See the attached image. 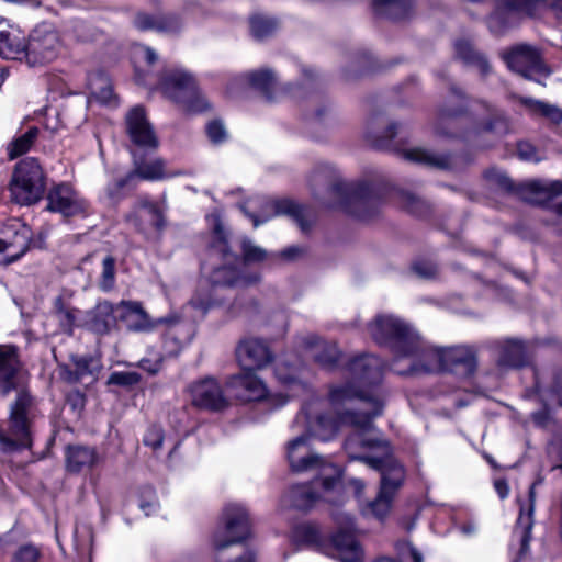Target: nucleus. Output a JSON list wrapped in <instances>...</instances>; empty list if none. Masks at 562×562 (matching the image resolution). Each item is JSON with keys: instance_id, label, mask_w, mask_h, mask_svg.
<instances>
[{"instance_id": "f257e3e1", "label": "nucleus", "mask_w": 562, "mask_h": 562, "mask_svg": "<svg viewBox=\"0 0 562 562\" xmlns=\"http://www.w3.org/2000/svg\"><path fill=\"white\" fill-rule=\"evenodd\" d=\"M384 362L373 355L352 358L347 367L348 381L334 386L329 401L335 416L319 415L317 425L325 430L321 440H328L341 426H351L353 431L345 440V450L350 460H358L376 471L391 464H400L390 454V445L375 434L373 419L383 412L379 393Z\"/></svg>"}, {"instance_id": "f03ea898", "label": "nucleus", "mask_w": 562, "mask_h": 562, "mask_svg": "<svg viewBox=\"0 0 562 562\" xmlns=\"http://www.w3.org/2000/svg\"><path fill=\"white\" fill-rule=\"evenodd\" d=\"M368 328L374 341L394 353L392 370L398 375L445 371L443 348L429 345L400 317L380 314Z\"/></svg>"}, {"instance_id": "7ed1b4c3", "label": "nucleus", "mask_w": 562, "mask_h": 562, "mask_svg": "<svg viewBox=\"0 0 562 562\" xmlns=\"http://www.w3.org/2000/svg\"><path fill=\"white\" fill-rule=\"evenodd\" d=\"M314 198L326 209L340 210L360 221L375 217L385 200V190L367 182H345L329 164L318 165L311 175Z\"/></svg>"}, {"instance_id": "20e7f679", "label": "nucleus", "mask_w": 562, "mask_h": 562, "mask_svg": "<svg viewBox=\"0 0 562 562\" xmlns=\"http://www.w3.org/2000/svg\"><path fill=\"white\" fill-rule=\"evenodd\" d=\"M310 436L302 435L290 442L288 459L293 472L316 470V477L308 483L291 487V506L299 510H310L317 502L340 504V480L342 471L333 462L313 452L308 447Z\"/></svg>"}, {"instance_id": "39448f33", "label": "nucleus", "mask_w": 562, "mask_h": 562, "mask_svg": "<svg viewBox=\"0 0 562 562\" xmlns=\"http://www.w3.org/2000/svg\"><path fill=\"white\" fill-rule=\"evenodd\" d=\"M119 318L125 323L131 331L150 333L158 325H168V331L165 336V344H173L169 349L170 353H177L181 348L188 345L192 338V329L188 324L181 323L177 316L160 317L153 319L144 310L140 302L121 301L116 304Z\"/></svg>"}, {"instance_id": "423d86ee", "label": "nucleus", "mask_w": 562, "mask_h": 562, "mask_svg": "<svg viewBox=\"0 0 562 562\" xmlns=\"http://www.w3.org/2000/svg\"><path fill=\"white\" fill-rule=\"evenodd\" d=\"M223 526L212 537L215 562H255L251 551H244L234 559H227L226 548L241 543L250 536V520L247 509L239 504H228L223 512Z\"/></svg>"}, {"instance_id": "0eeeda50", "label": "nucleus", "mask_w": 562, "mask_h": 562, "mask_svg": "<svg viewBox=\"0 0 562 562\" xmlns=\"http://www.w3.org/2000/svg\"><path fill=\"white\" fill-rule=\"evenodd\" d=\"M159 89L166 98L188 113H200L210 108L199 91L194 77L184 69L167 70L160 79Z\"/></svg>"}, {"instance_id": "6e6552de", "label": "nucleus", "mask_w": 562, "mask_h": 562, "mask_svg": "<svg viewBox=\"0 0 562 562\" xmlns=\"http://www.w3.org/2000/svg\"><path fill=\"white\" fill-rule=\"evenodd\" d=\"M484 178L495 190L513 194L531 203H541L546 198H554L562 194V180L541 181L533 180L515 184L507 173L497 168H490L484 172Z\"/></svg>"}, {"instance_id": "1a4fd4ad", "label": "nucleus", "mask_w": 562, "mask_h": 562, "mask_svg": "<svg viewBox=\"0 0 562 562\" xmlns=\"http://www.w3.org/2000/svg\"><path fill=\"white\" fill-rule=\"evenodd\" d=\"M213 220L214 240L210 251L212 257L221 258L224 263L212 270L210 274L211 282L215 286H236L255 282L257 280L256 278L251 279L241 276L237 270L239 259L228 249L226 233L218 216H214Z\"/></svg>"}, {"instance_id": "9d476101", "label": "nucleus", "mask_w": 562, "mask_h": 562, "mask_svg": "<svg viewBox=\"0 0 562 562\" xmlns=\"http://www.w3.org/2000/svg\"><path fill=\"white\" fill-rule=\"evenodd\" d=\"M9 190L11 200L20 205H32L42 199L45 191V176L35 158H25L18 162Z\"/></svg>"}, {"instance_id": "9b49d317", "label": "nucleus", "mask_w": 562, "mask_h": 562, "mask_svg": "<svg viewBox=\"0 0 562 562\" xmlns=\"http://www.w3.org/2000/svg\"><path fill=\"white\" fill-rule=\"evenodd\" d=\"M31 405L29 394L21 392L10 409L8 428L0 431V448L12 451L31 446L30 422L27 409Z\"/></svg>"}, {"instance_id": "f8f14e48", "label": "nucleus", "mask_w": 562, "mask_h": 562, "mask_svg": "<svg viewBox=\"0 0 562 562\" xmlns=\"http://www.w3.org/2000/svg\"><path fill=\"white\" fill-rule=\"evenodd\" d=\"M502 57L512 71L540 85H544L543 80L551 75V70L542 60L540 52L531 45H515L504 52Z\"/></svg>"}, {"instance_id": "ddd939ff", "label": "nucleus", "mask_w": 562, "mask_h": 562, "mask_svg": "<svg viewBox=\"0 0 562 562\" xmlns=\"http://www.w3.org/2000/svg\"><path fill=\"white\" fill-rule=\"evenodd\" d=\"M26 43V61L31 66L54 60L61 47L59 34L49 23L37 25Z\"/></svg>"}, {"instance_id": "4468645a", "label": "nucleus", "mask_w": 562, "mask_h": 562, "mask_svg": "<svg viewBox=\"0 0 562 562\" xmlns=\"http://www.w3.org/2000/svg\"><path fill=\"white\" fill-rule=\"evenodd\" d=\"M277 80V70L263 67L232 78L227 92L231 97L237 98L244 94L247 89H254L259 91L268 101H272Z\"/></svg>"}, {"instance_id": "2eb2a0df", "label": "nucleus", "mask_w": 562, "mask_h": 562, "mask_svg": "<svg viewBox=\"0 0 562 562\" xmlns=\"http://www.w3.org/2000/svg\"><path fill=\"white\" fill-rule=\"evenodd\" d=\"M236 358L244 370H263L276 360L271 341L261 337H247L236 347Z\"/></svg>"}, {"instance_id": "dca6fc26", "label": "nucleus", "mask_w": 562, "mask_h": 562, "mask_svg": "<svg viewBox=\"0 0 562 562\" xmlns=\"http://www.w3.org/2000/svg\"><path fill=\"white\" fill-rule=\"evenodd\" d=\"M148 153L133 150L134 170L108 188V195L113 201H119V192L138 177L144 180H158L164 178L165 162L160 158L148 159Z\"/></svg>"}, {"instance_id": "f3484780", "label": "nucleus", "mask_w": 562, "mask_h": 562, "mask_svg": "<svg viewBox=\"0 0 562 562\" xmlns=\"http://www.w3.org/2000/svg\"><path fill=\"white\" fill-rule=\"evenodd\" d=\"M379 472L381 473L380 491L376 498L369 503L367 512L382 519L391 508L393 497L404 481L405 472L401 464H391Z\"/></svg>"}, {"instance_id": "a211bd4d", "label": "nucleus", "mask_w": 562, "mask_h": 562, "mask_svg": "<svg viewBox=\"0 0 562 562\" xmlns=\"http://www.w3.org/2000/svg\"><path fill=\"white\" fill-rule=\"evenodd\" d=\"M126 131L135 150L150 153L158 148L159 140L140 105L132 108L126 116Z\"/></svg>"}, {"instance_id": "6ab92c4d", "label": "nucleus", "mask_w": 562, "mask_h": 562, "mask_svg": "<svg viewBox=\"0 0 562 562\" xmlns=\"http://www.w3.org/2000/svg\"><path fill=\"white\" fill-rule=\"evenodd\" d=\"M189 392L192 405L200 409L222 412L229 406L228 398L214 378H205L192 383Z\"/></svg>"}, {"instance_id": "aec40b11", "label": "nucleus", "mask_w": 562, "mask_h": 562, "mask_svg": "<svg viewBox=\"0 0 562 562\" xmlns=\"http://www.w3.org/2000/svg\"><path fill=\"white\" fill-rule=\"evenodd\" d=\"M501 4L488 18L487 25L492 33L504 34L514 24L517 14L532 15L537 0H497Z\"/></svg>"}, {"instance_id": "412c9836", "label": "nucleus", "mask_w": 562, "mask_h": 562, "mask_svg": "<svg viewBox=\"0 0 562 562\" xmlns=\"http://www.w3.org/2000/svg\"><path fill=\"white\" fill-rule=\"evenodd\" d=\"M464 93L457 87H451V95L439 108L437 112L435 133L446 137H457L459 134L454 131V120L463 115L467 108L463 104Z\"/></svg>"}, {"instance_id": "4be33fe9", "label": "nucleus", "mask_w": 562, "mask_h": 562, "mask_svg": "<svg viewBox=\"0 0 562 562\" xmlns=\"http://www.w3.org/2000/svg\"><path fill=\"white\" fill-rule=\"evenodd\" d=\"M256 370H244L226 381L233 395L244 402L260 401L268 395L265 382L255 373Z\"/></svg>"}, {"instance_id": "5701e85b", "label": "nucleus", "mask_w": 562, "mask_h": 562, "mask_svg": "<svg viewBox=\"0 0 562 562\" xmlns=\"http://www.w3.org/2000/svg\"><path fill=\"white\" fill-rule=\"evenodd\" d=\"M0 237V254L5 255V262L11 263L20 259L29 249L31 229L26 225L14 221L8 224Z\"/></svg>"}, {"instance_id": "b1692460", "label": "nucleus", "mask_w": 562, "mask_h": 562, "mask_svg": "<svg viewBox=\"0 0 562 562\" xmlns=\"http://www.w3.org/2000/svg\"><path fill=\"white\" fill-rule=\"evenodd\" d=\"M47 210L71 217L85 213L86 203L70 186L61 183L48 191Z\"/></svg>"}, {"instance_id": "393cba45", "label": "nucleus", "mask_w": 562, "mask_h": 562, "mask_svg": "<svg viewBox=\"0 0 562 562\" xmlns=\"http://www.w3.org/2000/svg\"><path fill=\"white\" fill-rule=\"evenodd\" d=\"M542 477H538L529 487L528 492V505L525 507L520 506L519 516L514 529V538H517L520 543L519 557L522 558L529 552V544L531 540V530L533 527V513L536 503V487L542 484Z\"/></svg>"}, {"instance_id": "a878e982", "label": "nucleus", "mask_w": 562, "mask_h": 562, "mask_svg": "<svg viewBox=\"0 0 562 562\" xmlns=\"http://www.w3.org/2000/svg\"><path fill=\"white\" fill-rule=\"evenodd\" d=\"M22 363L18 356V349L13 346H0V392L8 395L19 384Z\"/></svg>"}, {"instance_id": "bb28decb", "label": "nucleus", "mask_w": 562, "mask_h": 562, "mask_svg": "<svg viewBox=\"0 0 562 562\" xmlns=\"http://www.w3.org/2000/svg\"><path fill=\"white\" fill-rule=\"evenodd\" d=\"M119 313L116 304L109 301L99 302L92 310L87 312L85 317V326L91 331L104 335L109 334L113 328L116 327Z\"/></svg>"}, {"instance_id": "cd10ccee", "label": "nucleus", "mask_w": 562, "mask_h": 562, "mask_svg": "<svg viewBox=\"0 0 562 562\" xmlns=\"http://www.w3.org/2000/svg\"><path fill=\"white\" fill-rule=\"evenodd\" d=\"M26 45L24 34L0 19V56L7 59H26Z\"/></svg>"}, {"instance_id": "c85d7f7f", "label": "nucleus", "mask_w": 562, "mask_h": 562, "mask_svg": "<svg viewBox=\"0 0 562 562\" xmlns=\"http://www.w3.org/2000/svg\"><path fill=\"white\" fill-rule=\"evenodd\" d=\"M445 371L471 375L476 370V357L472 348L457 346L443 348Z\"/></svg>"}, {"instance_id": "c756f323", "label": "nucleus", "mask_w": 562, "mask_h": 562, "mask_svg": "<svg viewBox=\"0 0 562 562\" xmlns=\"http://www.w3.org/2000/svg\"><path fill=\"white\" fill-rule=\"evenodd\" d=\"M126 221L139 232L145 229L146 223H149L156 228H160L164 225L161 211L155 203L149 201L147 196H140L138 199L133 211L126 215Z\"/></svg>"}, {"instance_id": "7c9ffc66", "label": "nucleus", "mask_w": 562, "mask_h": 562, "mask_svg": "<svg viewBox=\"0 0 562 562\" xmlns=\"http://www.w3.org/2000/svg\"><path fill=\"white\" fill-rule=\"evenodd\" d=\"M65 456L66 469L70 473L90 471L101 461L97 449L87 446H68Z\"/></svg>"}, {"instance_id": "2f4dec72", "label": "nucleus", "mask_w": 562, "mask_h": 562, "mask_svg": "<svg viewBox=\"0 0 562 562\" xmlns=\"http://www.w3.org/2000/svg\"><path fill=\"white\" fill-rule=\"evenodd\" d=\"M333 557L340 562H360L362 558L361 548L353 535L346 531H338L333 536Z\"/></svg>"}, {"instance_id": "473e14b6", "label": "nucleus", "mask_w": 562, "mask_h": 562, "mask_svg": "<svg viewBox=\"0 0 562 562\" xmlns=\"http://www.w3.org/2000/svg\"><path fill=\"white\" fill-rule=\"evenodd\" d=\"M305 347L313 351L312 357L324 369H334L340 358V351L336 344L319 342L318 338L311 335L304 339Z\"/></svg>"}, {"instance_id": "72a5a7b5", "label": "nucleus", "mask_w": 562, "mask_h": 562, "mask_svg": "<svg viewBox=\"0 0 562 562\" xmlns=\"http://www.w3.org/2000/svg\"><path fill=\"white\" fill-rule=\"evenodd\" d=\"M403 157L408 161L437 169H452L454 167L452 156L435 153L423 147L406 149L403 151Z\"/></svg>"}, {"instance_id": "f704fd0d", "label": "nucleus", "mask_w": 562, "mask_h": 562, "mask_svg": "<svg viewBox=\"0 0 562 562\" xmlns=\"http://www.w3.org/2000/svg\"><path fill=\"white\" fill-rule=\"evenodd\" d=\"M517 100L530 116L544 119L554 125L562 123V108L557 104L522 95L518 97Z\"/></svg>"}, {"instance_id": "c9c22d12", "label": "nucleus", "mask_w": 562, "mask_h": 562, "mask_svg": "<svg viewBox=\"0 0 562 562\" xmlns=\"http://www.w3.org/2000/svg\"><path fill=\"white\" fill-rule=\"evenodd\" d=\"M498 363L502 367L521 368L528 363L527 348L522 340L507 339L501 345Z\"/></svg>"}, {"instance_id": "e433bc0d", "label": "nucleus", "mask_w": 562, "mask_h": 562, "mask_svg": "<svg viewBox=\"0 0 562 562\" xmlns=\"http://www.w3.org/2000/svg\"><path fill=\"white\" fill-rule=\"evenodd\" d=\"M373 11L376 15L393 21H400L411 15L412 0H373Z\"/></svg>"}, {"instance_id": "4c0bfd02", "label": "nucleus", "mask_w": 562, "mask_h": 562, "mask_svg": "<svg viewBox=\"0 0 562 562\" xmlns=\"http://www.w3.org/2000/svg\"><path fill=\"white\" fill-rule=\"evenodd\" d=\"M456 55L465 65L477 68L482 76H487L492 67L486 56L477 52L470 42L460 40L454 44Z\"/></svg>"}, {"instance_id": "58836bf2", "label": "nucleus", "mask_w": 562, "mask_h": 562, "mask_svg": "<svg viewBox=\"0 0 562 562\" xmlns=\"http://www.w3.org/2000/svg\"><path fill=\"white\" fill-rule=\"evenodd\" d=\"M241 210L251 220L254 227H258L279 213V205L261 199H254L241 205Z\"/></svg>"}, {"instance_id": "ea45409f", "label": "nucleus", "mask_w": 562, "mask_h": 562, "mask_svg": "<svg viewBox=\"0 0 562 562\" xmlns=\"http://www.w3.org/2000/svg\"><path fill=\"white\" fill-rule=\"evenodd\" d=\"M283 215L289 216L294 224L299 226L301 232L308 233L315 222L314 214L311 209L301 205L292 200L283 199Z\"/></svg>"}, {"instance_id": "a19ab883", "label": "nucleus", "mask_w": 562, "mask_h": 562, "mask_svg": "<svg viewBox=\"0 0 562 562\" xmlns=\"http://www.w3.org/2000/svg\"><path fill=\"white\" fill-rule=\"evenodd\" d=\"M88 86L91 95L105 105H115L113 89L110 79L103 74L89 77Z\"/></svg>"}, {"instance_id": "79ce46f5", "label": "nucleus", "mask_w": 562, "mask_h": 562, "mask_svg": "<svg viewBox=\"0 0 562 562\" xmlns=\"http://www.w3.org/2000/svg\"><path fill=\"white\" fill-rule=\"evenodd\" d=\"M396 194L398 203L408 213L418 217H427L431 214V204L426 200L417 196L416 194L409 191L404 190L398 191Z\"/></svg>"}, {"instance_id": "37998d69", "label": "nucleus", "mask_w": 562, "mask_h": 562, "mask_svg": "<svg viewBox=\"0 0 562 562\" xmlns=\"http://www.w3.org/2000/svg\"><path fill=\"white\" fill-rule=\"evenodd\" d=\"M250 32L257 41H263L270 37L277 30V19L270 18L266 14H254L250 18Z\"/></svg>"}, {"instance_id": "c03bdc74", "label": "nucleus", "mask_w": 562, "mask_h": 562, "mask_svg": "<svg viewBox=\"0 0 562 562\" xmlns=\"http://www.w3.org/2000/svg\"><path fill=\"white\" fill-rule=\"evenodd\" d=\"M38 128L30 127L24 134L14 138L8 146V155L10 159H15L19 156L29 151L38 136Z\"/></svg>"}, {"instance_id": "a18cd8bd", "label": "nucleus", "mask_w": 562, "mask_h": 562, "mask_svg": "<svg viewBox=\"0 0 562 562\" xmlns=\"http://www.w3.org/2000/svg\"><path fill=\"white\" fill-rule=\"evenodd\" d=\"M486 111L492 115L484 126L483 131L493 133H506L508 131V120L503 112L496 111L493 105L484 102Z\"/></svg>"}, {"instance_id": "49530a36", "label": "nucleus", "mask_w": 562, "mask_h": 562, "mask_svg": "<svg viewBox=\"0 0 562 562\" xmlns=\"http://www.w3.org/2000/svg\"><path fill=\"white\" fill-rule=\"evenodd\" d=\"M241 252L244 263H257L265 261L268 258V252L257 246L252 240L244 238L241 240Z\"/></svg>"}, {"instance_id": "de8ad7c7", "label": "nucleus", "mask_w": 562, "mask_h": 562, "mask_svg": "<svg viewBox=\"0 0 562 562\" xmlns=\"http://www.w3.org/2000/svg\"><path fill=\"white\" fill-rule=\"evenodd\" d=\"M115 284V259L106 256L102 261V272L99 281V288L103 292H109Z\"/></svg>"}, {"instance_id": "09e8293b", "label": "nucleus", "mask_w": 562, "mask_h": 562, "mask_svg": "<svg viewBox=\"0 0 562 562\" xmlns=\"http://www.w3.org/2000/svg\"><path fill=\"white\" fill-rule=\"evenodd\" d=\"M319 538L318 529L308 524L297 525L292 532L293 541L304 544H314Z\"/></svg>"}, {"instance_id": "8fccbe9b", "label": "nucleus", "mask_w": 562, "mask_h": 562, "mask_svg": "<svg viewBox=\"0 0 562 562\" xmlns=\"http://www.w3.org/2000/svg\"><path fill=\"white\" fill-rule=\"evenodd\" d=\"M140 380V375L136 372L117 371L113 372L109 376V384L130 386L137 384Z\"/></svg>"}, {"instance_id": "3c124183", "label": "nucleus", "mask_w": 562, "mask_h": 562, "mask_svg": "<svg viewBox=\"0 0 562 562\" xmlns=\"http://www.w3.org/2000/svg\"><path fill=\"white\" fill-rule=\"evenodd\" d=\"M220 303L216 302L212 295L204 294L201 292L195 293V295L191 299L190 305L198 310L202 315H205L206 312L215 305Z\"/></svg>"}, {"instance_id": "603ef678", "label": "nucleus", "mask_w": 562, "mask_h": 562, "mask_svg": "<svg viewBox=\"0 0 562 562\" xmlns=\"http://www.w3.org/2000/svg\"><path fill=\"white\" fill-rule=\"evenodd\" d=\"M143 441L144 445L150 447L153 450L160 449L164 441L162 429L157 426L149 427L144 436Z\"/></svg>"}, {"instance_id": "864d4df0", "label": "nucleus", "mask_w": 562, "mask_h": 562, "mask_svg": "<svg viewBox=\"0 0 562 562\" xmlns=\"http://www.w3.org/2000/svg\"><path fill=\"white\" fill-rule=\"evenodd\" d=\"M81 314V312L79 310H76V308H64V307H60L58 310V315H59V319H60V323L64 327H66L67 329L71 330L74 326H78L79 325V315Z\"/></svg>"}, {"instance_id": "5fc2aeb1", "label": "nucleus", "mask_w": 562, "mask_h": 562, "mask_svg": "<svg viewBox=\"0 0 562 562\" xmlns=\"http://www.w3.org/2000/svg\"><path fill=\"white\" fill-rule=\"evenodd\" d=\"M40 551L36 547L26 544L22 546L14 554L13 562H37Z\"/></svg>"}, {"instance_id": "6e6d98bb", "label": "nucleus", "mask_w": 562, "mask_h": 562, "mask_svg": "<svg viewBox=\"0 0 562 562\" xmlns=\"http://www.w3.org/2000/svg\"><path fill=\"white\" fill-rule=\"evenodd\" d=\"M206 133L210 140L214 144L223 143L227 136L224 125L218 121L209 123L206 126Z\"/></svg>"}, {"instance_id": "4d7b16f0", "label": "nucleus", "mask_w": 562, "mask_h": 562, "mask_svg": "<svg viewBox=\"0 0 562 562\" xmlns=\"http://www.w3.org/2000/svg\"><path fill=\"white\" fill-rule=\"evenodd\" d=\"M413 271L420 278L431 279L437 274V266L430 261H417L412 267Z\"/></svg>"}, {"instance_id": "13d9d810", "label": "nucleus", "mask_w": 562, "mask_h": 562, "mask_svg": "<svg viewBox=\"0 0 562 562\" xmlns=\"http://www.w3.org/2000/svg\"><path fill=\"white\" fill-rule=\"evenodd\" d=\"M400 124L390 123L382 135L372 136L374 144L378 147H384L386 143L391 142L398 133Z\"/></svg>"}, {"instance_id": "bf43d9fd", "label": "nucleus", "mask_w": 562, "mask_h": 562, "mask_svg": "<svg viewBox=\"0 0 562 562\" xmlns=\"http://www.w3.org/2000/svg\"><path fill=\"white\" fill-rule=\"evenodd\" d=\"M517 156L524 161H539L536 147L528 142H519L517 145Z\"/></svg>"}, {"instance_id": "052dcab7", "label": "nucleus", "mask_w": 562, "mask_h": 562, "mask_svg": "<svg viewBox=\"0 0 562 562\" xmlns=\"http://www.w3.org/2000/svg\"><path fill=\"white\" fill-rule=\"evenodd\" d=\"M547 224L552 226L557 234L562 235V202L553 206L551 217L547 220Z\"/></svg>"}, {"instance_id": "680f3d73", "label": "nucleus", "mask_w": 562, "mask_h": 562, "mask_svg": "<svg viewBox=\"0 0 562 562\" xmlns=\"http://www.w3.org/2000/svg\"><path fill=\"white\" fill-rule=\"evenodd\" d=\"M162 364V357L157 356L154 359H142L138 366L150 374H156L160 371Z\"/></svg>"}, {"instance_id": "e2e57ef3", "label": "nucleus", "mask_w": 562, "mask_h": 562, "mask_svg": "<svg viewBox=\"0 0 562 562\" xmlns=\"http://www.w3.org/2000/svg\"><path fill=\"white\" fill-rule=\"evenodd\" d=\"M144 493L147 494L150 497V499L148 502L142 501L139 507L142 510L145 512L146 515H150L157 510L158 503L156 501L155 493L151 487H146L144 490Z\"/></svg>"}, {"instance_id": "0e129e2a", "label": "nucleus", "mask_w": 562, "mask_h": 562, "mask_svg": "<svg viewBox=\"0 0 562 562\" xmlns=\"http://www.w3.org/2000/svg\"><path fill=\"white\" fill-rule=\"evenodd\" d=\"M134 23H135L136 27L139 30H147V29L156 27L155 21L147 14H138L135 18Z\"/></svg>"}, {"instance_id": "69168bd1", "label": "nucleus", "mask_w": 562, "mask_h": 562, "mask_svg": "<svg viewBox=\"0 0 562 562\" xmlns=\"http://www.w3.org/2000/svg\"><path fill=\"white\" fill-rule=\"evenodd\" d=\"M157 27L168 32H176L180 29V21L177 16H167Z\"/></svg>"}, {"instance_id": "338daca9", "label": "nucleus", "mask_w": 562, "mask_h": 562, "mask_svg": "<svg viewBox=\"0 0 562 562\" xmlns=\"http://www.w3.org/2000/svg\"><path fill=\"white\" fill-rule=\"evenodd\" d=\"M305 252V249L301 246H291L283 249V260H294L301 257Z\"/></svg>"}, {"instance_id": "774afa93", "label": "nucleus", "mask_w": 562, "mask_h": 562, "mask_svg": "<svg viewBox=\"0 0 562 562\" xmlns=\"http://www.w3.org/2000/svg\"><path fill=\"white\" fill-rule=\"evenodd\" d=\"M551 392L552 395L557 397L558 403L562 406V371L555 375Z\"/></svg>"}]
</instances>
